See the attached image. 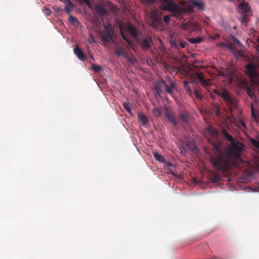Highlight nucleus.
<instances>
[{
    "label": "nucleus",
    "mask_w": 259,
    "mask_h": 259,
    "mask_svg": "<svg viewBox=\"0 0 259 259\" xmlns=\"http://www.w3.org/2000/svg\"><path fill=\"white\" fill-rule=\"evenodd\" d=\"M239 12L241 14L240 20L242 22H247V14L251 12L250 7L247 3L242 2L238 6Z\"/></svg>",
    "instance_id": "obj_7"
},
{
    "label": "nucleus",
    "mask_w": 259,
    "mask_h": 259,
    "mask_svg": "<svg viewBox=\"0 0 259 259\" xmlns=\"http://www.w3.org/2000/svg\"><path fill=\"white\" fill-rule=\"evenodd\" d=\"M216 95L221 96L230 108L231 112H232L234 109L237 107V101L236 99L232 98L227 91L226 90H220L218 89H214L213 93L210 94L211 97L214 98L215 97Z\"/></svg>",
    "instance_id": "obj_4"
},
{
    "label": "nucleus",
    "mask_w": 259,
    "mask_h": 259,
    "mask_svg": "<svg viewBox=\"0 0 259 259\" xmlns=\"http://www.w3.org/2000/svg\"><path fill=\"white\" fill-rule=\"evenodd\" d=\"M257 191H259V186L257 188Z\"/></svg>",
    "instance_id": "obj_52"
},
{
    "label": "nucleus",
    "mask_w": 259,
    "mask_h": 259,
    "mask_svg": "<svg viewBox=\"0 0 259 259\" xmlns=\"http://www.w3.org/2000/svg\"><path fill=\"white\" fill-rule=\"evenodd\" d=\"M144 5L152 4L155 3V0H140Z\"/></svg>",
    "instance_id": "obj_32"
},
{
    "label": "nucleus",
    "mask_w": 259,
    "mask_h": 259,
    "mask_svg": "<svg viewBox=\"0 0 259 259\" xmlns=\"http://www.w3.org/2000/svg\"><path fill=\"white\" fill-rule=\"evenodd\" d=\"M203 38L201 37H197L196 38H187V40L191 44H199L201 42Z\"/></svg>",
    "instance_id": "obj_22"
},
{
    "label": "nucleus",
    "mask_w": 259,
    "mask_h": 259,
    "mask_svg": "<svg viewBox=\"0 0 259 259\" xmlns=\"http://www.w3.org/2000/svg\"><path fill=\"white\" fill-rule=\"evenodd\" d=\"M208 131L212 137H217L218 136V131L212 127H209Z\"/></svg>",
    "instance_id": "obj_28"
},
{
    "label": "nucleus",
    "mask_w": 259,
    "mask_h": 259,
    "mask_svg": "<svg viewBox=\"0 0 259 259\" xmlns=\"http://www.w3.org/2000/svg\"><path fill=\"white\" fill-rule=\"evenodd\" d=\"M45 11L46 12V13L47 15H49L51 14V10L50 9H47L45 10Z\"/></svg>",
    "instance_id": "obj_43"
},
{
    "label": "nucleus",
    "mask_w": 259,
    "mask_h": 259,
    "mask_svg": "<svg viewBox=\"0 0 259 259\" xmlns=\"http://www.w3.org/2000/svg\"><path fill=\"white\" fill-rule=\"evenodd\" d=\"M92 69L95 72H98L102 70V67L99 65H93Z\"/></svg>",
    "instance_id": "obj_31"
},
{
    "label": "nucleus",
    "mask_w": 259,
    "mask_h": 259,
    "mask_svg": "<svg viewBox=\"0 0 259 259\" xmlns=\"http://www.w3.org/2000/svg\"><path fill=\"white\" fill-rule=\"evenodd\" d=\"M79 2H84L90 8H91V4L90 0H77Z\"/></svg>",
    "instance_id": "obj_34"
},
{
    "label": "nucleus",
    "mask_w": 259,
    "mask_h": 259,
    "mask_svg": "<svg viewBox=\"0 0 259 259\" xmlns=\"http://www.w3.org/2000/svg\"><path fill=\"white\" fill-rule=\"evenodd\" d=\"M225 45V43H222V44H221V46H224Z\"/></svg>",
    "instance_id": "obj_50"
},
{
    "label": "nucleus",
    "mask_w": 259,
    "mask_h": 259,
    "mask_svg": "<svg viewBox=\"0 0 259 259\" xmlns=\"http://www.w3.org/2000/svg\"><path fill=\"white\" fill-rule=\"evenodd\" d=\"M194 95L197 99H201L202 98L200 93V91L198 89H195L194 90Z\"/></svg>",
    "instance_id": "obj_33"
},
{
    "label": "nucleus",
    "mask_w": 259,
    "mask_h": 259,
    "mask_svg": "<svg viewBox=\"0 0 259 259\" xmlns=\"http://www.w3.org/2000/svg\"><path fill=\"white\" fill-rule=\"evenodd\" d=\"M174 71H176L177 73L178 72V68L177 67H175L174 69Z\"/></svg>",
    "instance_id": "obj_46"
},
{
    "label": "nucleus",
    "mask_w": 259,
    "mask_h": 259,
    "mask_svg": "<svg viewBox=\"0 0 259 259\" xmlns=\"http://www.w3.org/2000/svg\"><path fill=\"white\" fill-rule=\"evenodd\" d=\"M258 42H259V39H258Z\"/></svg>",
    "instance_id": "obj_53"
},
{
    "label": "nucleus",
    "mask_w": 259,
    "mask_h": 259,
    "mask_svg": "<svg viewBox=\"0 0 259 259\" xmlns=\"http://www.w3.org/2000/svg\"><path fill=\"white\" fill-rule=\"evenodd\" d=\"M223 136L231 142V145L225 148L224 151L217 150V153L210 158V161L217 169L227 172L233 166H240L238 162L244 163L241 158V153L244 145L234 138L225 130L222 131Z\"/></svg>",
    "instance_id": "obj_1"
},
{
    "label": "nucleus",
    "mask_w": 259,
    "mask_h": 259,
    "mask_svg": "<svg viewBox=\"0 0 259 259\" xmlns=\"http://www.w3.org/2000/svg\"><path fill=\"white\" fill-rule=\"evenodd\" d=\"M228 48L230 52L235 56L239 57L240 56V54L239 51L238 49H237L235 46L233 44H230L228 46Z\"/></svg>",
    "instance_id": "obj_19"
},
{
    "label": "nucleus",
    "mask_w": 259,
    "mask_h": 259,
    "mask_svg": "<svg viewBox=\"0 0 259 259\" xmlns=\"http://www.w3.org/2000/svg\"><path fill=\"white\" fill-rule=\"evenodd\" d=\"M160 5L159 9L162 11H168L172 16L181 19L183 15L187 13L186 10L179 6L172 0H158Z\"/></svg>",
    "instance_id": "obj_2"
},
{
    "label": "nucleus",
    "mask_w": 259,
    "mask_h": 259,
    "mask_svg": "<svg viewBox=\"0 0 259 259\" xmlns=\"http://www.w3.org/2000/svg\"><path fill=\"white\" fill-rule=\"evenodd\" d=\"M153 155H154V157L155 159L157 161H158L161 162H165V158H164V157L162 156V155H161L160 154H159L158 153L154 152L153 153Z\"/></svg>",
    "instance_id": "obj_24"
},
{
    "label": "nucleus",
    "mask_w": 259,
    "mask_h": 259,
    "mask_svg": "<svg viewBox=\"0 0 259 259\" xmlns=\"http://www.w3.org/2000/svg\"><path fill=\"white\" fill-rule=\"evenodd\" d=\"M257 50L258 51H259V46H257Z\"/></svg>",
    "instance_id": "obj_51"
},
{
    "label": "nucleus",
    "mask_w": 259,
    "mask_h": 259,
    "mask_svg": "<svg viewBox=\"0 0 259 259\" xmlns=\"http://www.w3.org/2000/svg\"><path fill=\"white\" fill-rule=\"evenodd\" d=\"M163 21L166 24L169 23L170 21V17L168 15H166L163 18Z\"/></svg>",
    "instance_id": "obj_35"
},
{
    "label": "nucleus",
    "mask_w": 259,
    "mask_h": 259,
    "mask_svg": "<svg viewBox=\"0 0 259 259\" xmlns=\"http://www.w3.org/2000/svg\"><path fill=\"white\" fill-rule=\"evenodd\" d=\"M196 7L198 10L202 11L204 10V4L201 0H190L189 4L186 6V8H185L187 13L191 12L193 11V8Z\"/></svg>",
    "instance_id": "obj_9"
},
{
    "label": "nucleus",
    "mask_w": 259,
    "mask_h": 259,
    "mask_svg": "<svg viewBox=\"0 0 259 259\" xmlns=\"http://www.w3.org/2000/svg\"><path fill=\"white\" fill-rule=\"evenodd\" d=\"M123 106L124 109L126 110V111L127 112L131 113V112H132L131 109L133 107V106L130 102L123 103Z\"/></svg>",
    "instance_id": "obj_25"
},
{
    "label": "nucleus",
    "mask_w": 259,
    "mask_h": 259,
    "mask_svg": "<svg viewBox=\"0 0 259 259\" xmlns=\"http://www.w3.org/2000/svg\"><path fill=\"white\" fill-rule=\"evenodd\" d=\"M191 83H195V84H197V81H191Z\"/></svg>",
    "instance_id": "obj_47"
},
{
    "label": "nucleus",
    "mask_w": 259,
    "mask_h": 259,
    "mask_svg": "<svg viewBox=\"0 0 259 259\" xmlns=\"http://www.w3.org/2000/svg\"><path fill=\"white\" fill-rule=\"evenodd\" d=\"M186 45H187V43H186L185 41H182V42H181L179 44L180 46L182 48H185V47H186Z\"/></svg>",
    "instance_id": "obj_40"
},
{
    "label": "nucleus",
    "mask_w": 259,
    "mask_h": 259,
    "mask_svg": "<svg viewBox=\"0 0 259 259\" xmlns=\"http://www.w3.org/2000/svg\"><path fill=\"white\" fill-rule=\"evenodd\" d=\"M177 90V84L171 77H167L164 80V91L169 95H172Z\"/></svg>",
    "instance_id": "obj_8"
},
{
    "label": "nucleus",
    "mask_w": 259,
    "mask_h": 259,
    "mask_svg": "<svg viewBox=\"0 0 259 259\" xmlns=\"http://www.w3.org/2000/svg\"><path fill=\"white\" fill-rule=\"evenodd\" d=\"M124 26L132 37L134 38H137L138 36V31L135 26L131 23H128Z\"/></svg>",
    "instance_id": "obj_14"
},
{
    "label": "nucleus",
    "mask_w": 259,
    "mask_h": 259,
    "mask_svg": "<svg viewBox=\"0 0 259 259\" xmlns=\"http://www.w3.org/2000/svg\"><path fill=\"white\" fill-rule=\"evenodd\" d=\"M246 73L250 79L251 81L254 84L259 83V60L256 63L250 62L245 66Z\"/></svg>",
    "instance_id": "obj_5"
},
{
    "label": "nucleus",
    "mask_w": 259,
    "mask_h": 259,
    "mask_svg": "<svg viewBox=\"0 0 259 259\" xmlns=\"http://www.w3.org/2000/svg\"><path fill=\"white\" fill-rule=\"evenodd\" d=\"M68 20L72 25L75 26H78L80 24L77 19L72 15L69 16Z\"/></svg>",
    "instance_id": "obj_21"
},
{
    "label": "nucleus",
    "mask_w": 259,
    "mask_h": 259,
    "mask_svg": "<svg viewBox=\"0 0 259 259\" xmlns=\"http://www.w3.org/2000/svg\"><path fill=\"white\" fill-rule=\"evenodd\" d=\"M170 45L172 47H175L177 49H178V45L174 40L170 41Z\"/></svg>",
    "instance_id": "obj_38"
},
{
    "label": "nucleus",
    "mask_w": 259,
    "mask_h": 259,
    "mask_svg": "<svg viewBox=\"0 0 259 259\" xmlns=\"http://www.w3.org/2000/svg\"><path fill=\"white\" fill-rule=\"evenodd\" d=\"M189 114H180V119L184 123H187L189 120Z\"/></svg>",
    "instance_id": "obj_30"
},
{
    "label": "nucleus",
    "mask_w": 259,
    "mask_h": 259,
    "mask_svg": "<svg viewBox=\"0 0 259 259\" xmlns=\"http://www.w3.org/2000/svg\"><path fill=\"white\" fill-rule=\"evenodd\" d=\"M64 3L66 5L65 8L73 9L74 5L70 0H64Z\"/></svg>",
    "instance_id": "obj_29"
},
{
    "label": "nucleus",
    "mask_w": 259,
    "mask_h": 259,
    "mask_svg": "<svg viewBox=\"0 0 259 259\" xmlns=\"http://www.w3.org/2000/svg\"><path fill=\"white\" fill-rule=\"evenodd\" d=\"M214 179H215V181H218V178L217 177H215L214 178Z\"/></svg>",
    "instance_id": "obj_49"
},
{
    "label": "nucleus",
    "mask_w": 259,
    "mask_h": 259,
    "mask_svg": "<svg viewBox=\"0 0 259 259\" xmlns=\"http://www.w3.org/2000/svg\"><path fill=\"white\" fill-rule=\"evenodd\" d=\"M139 122L143 125H146L149 119L145 114H138Z\"/></svg>",
    "instance_id": "obj_18"
},
{
    "label": "nucleus",
    "mask_w": 259,
    "mask_h": 259,
    "mask_svg": "<svg viewBox=\"0 0 259 259\" xmlns=\"http://www.w3.org/2000/svg\"><path fill=\"white\" fill-rule=\"evenodd\" d=\"M152 38L150 36H146L139 42L143 50H149L151 48Z\"/></svg>",
    "instance_id": "obj_13"
},
{
    "label": "nucleus",
    "mask_w": 259,
    "mask_h": 259,
    "mask_svg": "<svg viewBox=\"0 0 259 259\" xmlns=\"http://www.w3.org/2000/svg\"><path fill=\"white\" fill-rule=\"evenodd\" d=\"M238 126L240 128L244 127V128H246L245 124L242 121H240L239 122Z\"/></svg>",
    "instance_id": "obj_37"
},
{
    "label": "nucleus",
    "mask_w": 259,
    "mask_h": 259,
    "mask_svg": "<svg viewBox=\"0 0 259 259\" xmlns=\"http://www.w3.org/2000/svg\"><path fill=\"white\" fill-rule=\"evenodd\" d=\"M115 52L118 56L123 55V53L118 49L116 48L115 49Z\"/></svg>",
    "instance_id": "obj_36"
},
{
    "label": "nucleus",
    "mask_w": 259,
    "mask_h": 259,
    "mask_svg": "<svg viewBox=\"0 0 259 259\" xmlns=\"http://www.w3.org/2000/svg\"><path fill=\"white\" fill-rule=\"evenodd\" d=\"M253 118L255 120L259 119V114H251Z\"/></svg>",
    "instance_id": "obj_41"
},
{
    "label": "nucleus",
    "mask_w": 259,
    "mask_h": 259,
    "mask_svg": "<svg viewBox=\"0 0 259 259\" xmlns=\"http://www.w3.org/2000/svg\"><path fill=\"white\" fill-rule=\"evenodd\" d=\"M251 114L254 113V111L252 107V109H251Z\"/></svg>",
    "instance_id": "obj_48"
},
{
    "label": "nucleus",
    "mask_w": 259,
    "mask_h": 259,
    "mask_svg": "<svg viewBox=\"0 0 259 259\" xmlns=\"http://www.w3.org/2000/svg\"><path fill=\"white\" fill-rule=\"evenodd\" d=\"M95 11L101 16H106L108 14V11L103 5H96L95 7Z\"/></svg>",
    "instance_id": "obj_16"
},
{
    "label": "nucleus",
    "mask_w": 259,
    "mask_h": 259,
    "mask_svg": "<svg viewBox=\"0 0 259 259\" xmlns=\"http://www.w3.org/2000/svg\"><path fill=\"white\" fill-rule=\"evenodd\" d=\"M74 53L79 60L82 61L85 60V56L84 55L81 49L80 48L78 45H76V47L74 48Z\"/></svg>",
    "instance_id": "obj_17"
},
{
    "label": "nucleus",
    "mask_w": 259,
    "mask_h": 259,
    "mask_svg": "<svg viewBox=\"0 0 259 259\" xmlns=\"http://www.w3.org/2000/svg\"><path fill=\"white\" fill-rule=\"evenodd\" d=\"M114 35V30L110 28H106L105 31L101 32V37L104 44L107 45L113 41V38Z\"/></svg>",
    "instance_id": "obj_10"
},
{
    "label": "nucleus",
    "mask_w": 259,
    "mask_h": 259,
    "mask_svg": "<svg viewBox=\"0 0 259 259\" xmlns=\"http://www.w3.org/2000/svg\"><path fill=\"white\" fill-rule=\"evenodd\" d=\"M154 89L155 92V97H160L163 93V89H164V80L161 79L157 81L156 83Z\"/></svg>",
    "instance_id": "obj_12"
},
{
    "label": "nucleus",
    "mask_w": 259,
    "mask_h": 259,
    "mask_svg": "<svg viewBox=\"0 0 259 259\" xmlns=\"http://www.w3.org/2000/svg\"><path fill=\"white\" fill-rule=\"evenodd\" d=\"M167 118L174 125H176L177 121L174 116V114H165Z\"/></svg>",
    "instance_id": "obj_26"
},
{
    "label": "nucleus",
    "mask_w": 259,
    "mask_h": 259,
    "mask_svg": "<svg viewBox=\"0 0 259 259\" xmlns=\"http://www.w3.org/2000/svg\"><path fill=\"white\" fill-rule=\"evenodd\" d=\"M124 56L125 59V60H126L127 62H130L131 63H133V59L130 56H128L127 55H125V56L124 55Z\"/></svg>",
    "instance_id": "obj_39"
},
{
    "label": "nucleus",
    "mask_w": 259,
    "mask_h": 259,
    "mask_svg": "<svg viewBox=\"0 0 259 259\" xmlns=\"http://www.w3.org/2000/svg\"><path fill=\"white\" fill-rule=\"evenodd\" d=\"M150 25L154 28H158L161 26L162 12L157 10H153L150 11Z\"/></svg>",
    "instance_id": "obj_6"
},
{
    "label": "nucleus",
    "mask_w": 259,
    "mask_h": 259,
    "mask_svg": "<svg viewBox=\"0 0 259 259\" xmlns=\"http://www.w3.org/2000/svg\"><path fill=\"white\" fill-rule=\"evenodd\" d=\"M182 28L188 31H198L200 29V26L196 21H188L187 22H183L181 25Z\"/></svg>",
    "instance_id": "obj_11"
},
{
    "label": "nucleus",
    "mask_w": 259,
    "mask_h": 259,
    "mask_svg": "<svg viewBox=\"0 0 259 259\" xmlns=\"http://www.w3.org/2000/svg\"><path fill=\"white\" fill-rule=\"evenodd\" d=\"M188 81L185 80L184 81V88L186 93L189 95H191L192 91Z\"/></svg>",
    "instance_id": "obj_23"
},
{
    "label": "nucleus",
    "mask_w": 259,
    "mask_h": 259,
    "mask_svg": "<svg viewBox=\"0 0 259 259\" xmlns=\"http://www.w3.org/2000/svg\"><path fill=\"white\" fill-rule=\"evenodd\" d=\"M73 10L72 8H68L65 7V10L67 13L69 14L70 12Z\"/></svg>",
    "instance_id": "obj_42"
},
{
    "label": "nucleus",
    "mask_w": 259,
    "mask_h": 259,
    "mask_svg": "<svg viewBox=\"0 0 259 259\" xmlns=\"http://www.w3.org/2000/svg\"><path fill=\"white\" fill-rule=\"evenodd\" d=\"M247 91L248 95L251 97V94H250L251 91L249 90V89L248 88L247 90Z\"/></svg>",
    "instance_id": "obj_45"
},
{
    "label": "nucleus",
    "mask_w": 259,
    "mask_h": 259,
    "mask_svg": "<svg viewBox=\"0 0 259 259\" xmlns=\"http://www.w3.org/2000/svg\"><path fill=\"white\" fill-rule=\"evenodd\" d=\"M249 141L251 144L256 148L259 149V141L252 138H250Z\"/></svg>",
    "instance_id": "obj_27"
},
{
    "label": "nucleus",
    "mask_w": 259,
    "mask_h": 259,
    "mask_svg": "<svg viewBox=\"0 0 259 259\" xmlns=\"http://www.w3.org/2000/svg\"><path fill=\"white\" fill-rule=\"evenodd\" d=\"M196 75L199 81L202 82L203 85L206 89L211 85V82L210 80H206L204 79L203 74L201 72H196Z\"/></svg>",
    "instance_id": "obj_15"
},
{
    "label": "nucleus",
    "mask_w": 259,
    "mask_h": 259,
    "mask_svg": "<svg viewBox=\"0 0 259 259\" xmlns=\"http://www.w3.org/2000/svg\"><path fill=\"white\" fill-rule=\"evenodd\" d=\"M119 32L122 38L125 41H126V42L128 44V46L132 47L133 45V42L131 40H130L124 34L122 25H120L119 26Z\"/></svg>",
    "instance_id": "obj_20"
},
{
    "label": "nucleus",
    "mask_w": 259,
    "mask_h": 259,
    "mask_svg": "<svg viewBox=\"0 0 259 259\" xmlns=\"http://www.w3.org/2000/svg\"><path fill=\"white\" fill-rule=\"evenodd\" d=\"M234 41L235 43H236L239 46H240L241 45L240 42L237 39H235Z\"/></svg>",
    "instance_id": "obj_44"
},
{
    "label": "nucleus",
    "mask_w": 259,
    "mask_h": 259,
    "mask_svg": "<svg viewBox=\"0 0 259 259\" xmlns=\"http://www.w3.org/2000/svg\"><path fill=\"white\" fill-rule=\"evenodd\" d=\"M160 5L159 9L162 11H168L172 16L181 19L183 15L187 13L186 10L179 6L172 0H158Z\"/></svg>",
    "instance_id": "obj_3"
}]
</instances>
